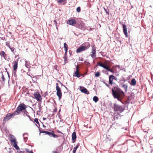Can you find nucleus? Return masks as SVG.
I'll use <instances>...</instances> for the list:
<instances>
[{"label":"nucleus","instance_id":"obj_1","mask_svg":"<svg viewBox=\"0 0 153 153\" xmlns=\"http://www.w3.org/2000/svg\"><path fill=\"white\" fill-rule=\"evenodd\" d=\"M112 94L115 98L121 101L122 99L124 96V92L119 88L114 87L111 89Z\"/></svg>","mask_w":153,"mask_h":153},{"label":"nucleus","instance_id":"obj_2","mask_svg":"<svg viewBox=\"0 0 153 153\" xmlns=\"http://www.w3.org/2000/svg\"><path fill=\"white\" fill-rule=\"evenodd\" d=\"M27 106L24 103H20L16 108L15 112L17 114H20L21 113H24L25 115H27L28 113L27 111Z\"/></svg>","mask_w":153,"mask_h":153},{"label":"nucleus","instance_id":"obj_3","mask_svg":"<svg viewBox=\"0 0 153 153\" xmlns=\"http://www.w3.org/2000/svg\"><path fill=\"white\" fill-rule=\"evenodd\" d=\"M114 110L115 111L117 112L122 113L124 110V109L120 105L114 104Z\"/></svg>","mask_w":153,"mask_h":153},{"label":"nucleus","instance_id":"obj_4","mask_svg":"<svg viewBox=\"0 0 153 153\" xmlns=\"http://www.w3.org/2000/svg\"><path fill=\"white\" fill-rule=\"evenodd\" d=\"M56 89L57 91L56 95L58 96L59 100H60L62 97V93L61 92V89L58 85L57 83H56Z\"/></svg>","mask_w":153,"mask_h":153},{"label":"nucleus","instance_id":"obj_5","mask_svg":"<svg viewBox=\"0 0 153 153\" xmlns=\"http://www.w3.org/2000/svg\"><path fill=\"white\" fill-rule=\"evenodd\" d=\"M76 68V71L75 72H74L73 76H76L77 78H79L80 77L81 75L79 73V66L78 65H77Z\"/></svg>","mask_w":153,"mask_h":153},{"label":"nucleus","instance_id":"obj_6","mask_svg":"<svg viewBox=\"0 0 153 153\" xmlns=\"http://www.w3.org/2000/svg\"><path fill=\"white\" fill-rule=\"evenodd\" d=\"M46 134L48 135L50 137H52L54 138H58L59 137L58 135L55 134L53 131H52L51 132L47 131Z\"/></svg>","mask_w":153,"mask_h":153},{"label":"nucleus","instance_id":"obj_7","mask_svg":"<svg viewBox=\"0 0 153 153\" xmlns=\"http://www.w3.org/2000/svg\"><path fill=\"white\" fill-rule=\"evenodd\" d=\"M96 48L94 46L92 47V49L91 52V54H90L92 58H94L96 56Z\"/></svg>","mask_w":153,"mask_h":153},{"label":"nucleus","instance_id":"obj_8","mask_svg":"<svg viewBox=\"0 0 153 153\" xmlns=\"http://www.w3.org/2000/svg\"><path fill=\"white\" fill-rule=\"evenodd\" d=\"M80 91L82 93L88 94H89V92L88 91L87 89L83 87H80Z\"/></svg>","mask_w":153,"mask_h":153},{"label":"nucleus","instance_id":"obj_9","mask_svg":"<svg viewBox=\"0 0 153 153\" xmlns=\"http://www.w3.org/2000/svg\"><path fill=\"white\" fill-rule=\"evenodd\" d=\"M85 50H86L84 46H81L77 49L76 52L77 53H79L82 51H85Z\"/></svg>","mask_w":153,"mask_h":153},{"label":"nucleus","instance_id":"obj_10","mask_svg":"<svg viewBox=\"0 0 153 153\" xmlns=\"http://www.w3.org/2000/svg\"><path fill=\"white\" fill-rule=\"evenodd\" d=\"M76 23V21L74 19H71L68 20L67 22V24L69 25H73Z\"/></svg>","mask_w":153,"mask_h":153},{"label":"nucleus","instance_id":"obj_11","mask_svg":"<svg viewBox=\"0 0 153 153\" xmlns=\"http://www.w3.org/2000/svg\"><path fill=\"white\" fill-rule=\"evenodd\" d=\"M14 65H13V71H14V73H16V69L18 67V61H15L13 62Z\"/></svg>","mask_w":153,"mask_h":153},{"label":"nucleus","instance_id":"obj_12","mask_svg":"<svg viewBox=\"0 0 153 153\" xmlns=\"http://www.w3.org/2000/svg\"><path fill=\"white\" fill-rule=\"evenodd\" d=\"M123 32L126 37L128 36L127 31V30L126 26L125 24H123Z\"/></svg>","mask_w":153,"mask_h":153},{"label":"nucleus","instance_id":"obj_13","mask_svg":"<svg viewBox=\"0 0 153 153\" xmlns=\"http://www.w3.org/2000/svg\"><path fill=\"white\" fill-rule=\"evenodd\" d=\"M13 146L17 150L19 149V146L17 145V142L16 141V140L11 142Z\"/></svg>","mask_w":153,"mask_h":153},{"label":"nucleus","instance_id":"obj_14","mask_svg":"<svg viewBox=\"0 0 153 153\" xmlns=\"http://www.w3.org/2000/svg\"><path fill=\"white\" fill-rule=\"evenodd\" d=\"M113 79H116L115 77L113 75H111L109 76V83L110 84H112L113 83Z\"/></svg>","mask_w":153,"mask_h":153},{"label":"nucleus","instance_id":"obj_15","mask_svg":"<svg viewBox=\"0 0 153 153\" xmlns=\"http://www.w3.org/2000/svg\"><path fill=\"white\" fill-rule=\"evenodd\" d=\"M76 133L74 131L72 134V140L74 141L73 143H74L76 140Z\"/></svg>","mask_w":153,"mask_h":153},{"label":"nucleus","instance_id":"obj_16","mask_svg":"<svg viewBox=\"0 0 153 153\" xmlns=\"http://www.w3.org/2000/svg\"><path fill=\"white\" fill-rule=\"evenodd\" d=\"M34 97L38 101H39L40 100V98L41 97L40 94L38 93H36L34 94Z\"/></svg>","mask_w":153,"mask_h":153},{"label":"nucleus","instance_id":"obj_17","mask_svg":"<svg viewBox=\"0 0 153 153\" xmlns=\"http://www.w3.org/2000/svg\"><path fill=\"white\" fill-rule=\"evenodd\" d=\"M12 116L13 115H6V116L4 118V121L5 122L7 121L12 117Z\"/></svg>","mask_w":153,"mask_h":153},{"label":"nucleus","instance_id":"obj_18","mask_svg":"<svg viewBox=\"0 0 153 153\" xmlns=\"http://www.w3.org/2000/svg\"><path fill=\"white\" fill-rule=\"evenodd\" d=\"M83 46L85 48L86 50H87L90 47V45L88 42H86L85 43L84 45Z\"/></svg>","mask_w":153,"mask_h":153},{"label":"nucleus","instance_id":"obj_19","mask_svg":"<svg viewBox=\"0 0 153 153\" xmlns=\"http://www.w3.org/2000/svg\"><path fill=\"white\" fill-rule=\"evenodd\" d=\"M79 144L78 143L77 144L74 148L73 151V153H75L77 149L79 147Z\"/></svg>","mask_w":153,"mask_h":153},{"label":"nucleus","instance_id":"obj_20","mask_svg":"<svg viewBox=\"0 0 153 153\" xmlns=\"http://www.w3.org/2000/svg\"><path fill=\"white\" fill-rule=\"evenodd\" d=\"M122 87L124 90L125 92L127 91L128 86L125 84H123L122 85Z\"/></svg>","mask_w":153,"mask_h":153},{"label":"nucleus","instance_id":"obj_21","mask_svg":"<svg viewBox=\"0 0 153 153\" xmlns=\"http://www.w3.org/2000/svg\"><path fill=\"white\" fill-rule=\"evenodd\" d=\"M10 141L11 142H12V141L16 140L14 136L11 134H10Z\"/></svg>","mask_w":153,"mask_h":153},{"label":"nucleus","instance_id":"obj_22","mask_svg":"<svg viewBox=\"0 0 153 153\" xmlns=\"http://www.w3.org/2000/svg\"><path fill=\"white\" fill-rule=\"evenodd\" d=\"M25 67L28 68H30V63L27 61H25Z\"/></svg>","mask_w":153,"mask_h":153},{"label":"nucleus","instance_id":"obj_23","mask_svg":"<svg viewBox=\"0 0 153 153\" xmlns=\"http://www.w3.org/2000/svg\"><path fill=\"white\" fill-rule=\"evenodd\" d=\"M97 65L100 67H102L103 68H104L105 65L102 64L101 62H97Z\"/></svg>","mask_w":153,"mask_h":153},{"label":"nucleus","instance_id":"obj_24","mask_svg":"<svg viewBox=\"0 0 153 153\" xmlns=\"http://www.w3.org/2000/svg\"><path fill=\"white\" fill-rule=\"evenodd\" d=\"M1 55H2V56H3V57L5 58V56H6V55L5 53V52L3 51H1V53H0Z\"/></svg>","mask_w":153,"mask_h":153},{"label":"nucleus","instance_id":"obj_25","mask_svg":"<svg viewBox=\"0 0 153 153\" xmlns=\"http://www.w3.org/2000/svg\"><path fill=\"white\" fill-rule=\"evenodd\" d=\"M93 100L95 102H97L98 100V98L97 97L95 96L93 98Z\"/></svg>","mask_w":153,"mask_h":153},{"label":"nucleus","instance_id":"obj_26","mask_svg":"<svg viewBox=\"0 0 153 153\" xmlns=\"http://www.w3.org/2000/svg\"><path fill=\"white\" fill-rule=\"evenodd\" d=\"M58 3H61L62 2H66L67 0H55Z\"/></svg>","mask_w":153,"mask_h":153},{"label":"nucleus","instance_id":"obj_27","mask_svg":"<svg viewBox=\"0 0 153 153\" xmlns=\"http://www.w3.org/2000/svg\"><path fill=\"white\" fill-rule=\"evenodd\" d=\"M64 47L65 49L68 50V46L66 43H65L64 44Z\"/></svg>","mask_w":153,"mask_h":153},{"label":"nucleus","instance_id":"obj_28","mask_svg":"<svg viewBox=\"0 0 153 153\" xmlns=\"http://www.w3.org/2000/svg\"><path fill=\"white\" fill-rule=\"evenodd\" d=\"M104 10L105 11L107 14L109 15V9L107 8V9H105V7H103Z\"/></svg>","mask_w":153,"mask_h":153},{"label":"nucleus","instance_id":"obj_29","mask_svg":"<svg viewBox=\"0 0 153 153\" xmlns=\"http://www.w3.org/2000/svg\"><path fill=\"white\" fill-rule=\"evenodd\" d=\"M63 58L64 59V62H65V63L64 64V65H65V64L67 63V57H66V56H64L63 57Z\"/></svg>","mask_w":153,"mask_h":153},{"label":"nucleus","instance_id":"obj_30","mask_svg":"<svg viewBox=\"0 0 153 153\" xmlns=\"http://www.w3.org/2000/svg\"><path fill=\"white\" fill-rule=\"evenodd\" d=\"M103 68L107 70L108 71H109V70L110 69L108 66H107L106 65H105Z\"/></svg>","mask_w":153,"mask_h":153},{"label":"nucleus","instance_id":"obj_31","mask_svg":"<svg viewBox=\"0 0 153 153\" xmlns=\"http://www.w3.org/2000/svg\"><path fill=\"white\" fill-rule=\"evenodd\" d=\"M53 22L54 23V24L56 26V28L57 29H58V27H57V22L56 21V20H54V21H53Z\"/></svg>","mask_w":153,"mask_h":153},{"label":"nucleus","instance_id":"obj_32","mask_svg":"<svg viewBox=\"0 0 153 153\" xmlns=\"http://www.w3.org/2000/svg\"><path fill=\"white\" fill-rule=\"evenodd\" d=\"M100 75V73L99 72H97L95 73V76L96 77H98Z\"/></svg>","mask_w":153,"mask_h":153},{"label":"nucleus","instance_id":"obj_33","mask_svg":"<svg viewBox=\"0 0 153 153\" xmlns=\"http://www.w3.org/2000/svg\"><path fill=\"white\" fill-rule=\"evenodd\" d=\"M76 10L77 12H79L81 10L80 7H77L76 8Z\"/></svg>","mask_w":153,"mask_h":153},{"label":"nucleus","instance_id":"obj_34","mask_svg":"<svg viewBox=\"0 0 153 153\" xmlns=\"http://www.w3.org/2000/svg\"><path fill=\"white\" fill-rule=\"evenodd\" d=\"M1 74H2V75H1V79L3 81H4L5 80V78L2 72H1Z\"/></svg>","mask_w":153,"mask_h":153},{"label":"nucleus","instance_id":"obj_35","mask_svg":"<svg viewBox=\"0 0 153 153\" xmlns=\"http://www.w3.org/2000/svg\"><path fill=\"white\" fill-rule=\"evenodd\" d=\"M34 122H35L37 124H39V123L38 121V120L37 118H35L34 120Z\"/></svg>","mask_w":153,"mask_h":153},{"label":"nucleus","instance_id":"obj_36","mask_svg":"<svg viewBox=\"0 0 153 153\" xmlns=\"http://www.w3.org/2000/svg\"><path fill=\"white\" fill-rule=\"evenodd\" d=\"M131 85H134V79H133L131 81Z\"/></svg>","mask_w":153,"mask_h":153},{"label":"nucleus","instance_id":"obj_37","mask_svg":"<svg viewBox=\"0 0 153 153\" xmlns=\"http://www.w3.org/2000/svg\"><path fill=\"white\" fill-rule=\"evenodd\" d=\"M11 50V51L13 52V51H14V50H15V48H13H13H10Z\"/></svg>","mask_w":153,"mask_h":153},{"label":"nucleus","instance_id":"obj_38","mask_svg":"<svg viewBox=\"0 0 153 153\" xmlns=\"http://www.w3.org/2000/svg\"><path fill=\"white\" fill-rule=\"evenodd\" d=\"M84 63L85 65H90V63L88 62H87V61H85Z\"/></svg>","mask_w":153,"mask_h":153},{"label":"nucleus","instance_id":"obj_39","mask_svg":"<svg viewBox=\"0 0 153 153\" xmlns=\"http://www.w3.org/2000/svg\"><path fill=\"white\" fill-rule=\"evenodd\" d=\"M68 50L65 49V56H66V55H67V53Z\"/></svg>","mask_w":153,"mask_h":153},{"label":"nucleus","instance_id":"obj_40","mask_svg":"<svg viewBox=\"0 0 153 153\" xmlns=\"http://www.w3.org/2000/svg\"><path fill=\"white\" fill-rule=\"evenodd\" d=\"M110 71V72H112V73H114V71H113V70L112 69H110L109 70V71Z\"/></svg>","mask_w":153,"mask_h":153},{"label":"nucleus","instance_id":"obj_41","mask_svg":"<svg viewBox=\"0 0 153 153\" xmlns=\"http://www.w3.org/2000/svg\"><path fill=\"white\" fill-rule=\"evenodd\" d=\"M52 153H59L57 151H53L52 152Z\"/></svg>","mask_w":153,"mask_h":153},{"label":"nucleus","instance_id":"obj_42","mask_svg":"<svg viewBox=\"0 0 153 153\" xmlns=\"http://www.w3.org/2000/svg\"><path fill=\"white\" fill-rule=\"evenodd\" d=\"M6 45H7L10 48H11L8 44H6Z\"/></svg>","mask_w":153,"mask_h":153},{"label":"nucleus","instance_id":"obj_43","mask_svg":"<svg viewBox=\"0 0 153 153\" xmlns=\"http://www.w3.org/2000/svg\"><path fill=\"white\" fill-rule=\"evenodd\" d=\"M5 70H6V72H7V74H8V77H10V76H9V73L7 71V69H6V68H5Z\"/></svg>","mask_w":153,"mask_h":153},{"label":"nucleus","instance_id":"obj_44","mask_svg":"<svg viewBox=\"0 0 153 153\" xmlns=\"http://www.w3.org/2000/svg\"><path fill=\"white\" fill-rule=\"evenodd\" d=\"M46 132H47V131H42L41 132H42V133H46Z\"/></svg>","mask_w":153,"mask_h":153},{"label":"nucleus","instance_id":"obj_45","mask_svg":"<svg viewBox=\"0 0 153 153\" xmlns=\"http://www.w3.org/2000/svg\"><path fill=\"white\" fill-rule=\"evenodd\" d=\"M116 67L120 68V66L119 65H117L116 66Z\"/></svg>","mask_w":153,"mask_h":153},{"label":"nucleus","instance_id":"obj_46","mask_svg":"<svg viewBox=\"0 0 153 153\" xmlns=\"http://www.w3.org/2000/svg\"><path fill=\"white\" fill-rule=\"evenodd\" d=\"M57 109H56V108H55V109H54V111H54V112H56V111H57Z\"/></svg>","mask_w":153,"mask_h":153},{"label":"nucleus","instance_id":"obj_47","mask_svg":"<svg viewBox=\"0 0 153 153\" xmlns=\"http://www.w3.org/2000/svg\"><path fill=\"white\" fill-rule=\"evenodd\" d=\"M61 86H64V87H65L66 89L67 88L66 87H65L64 85H63L62 83H61Z\"/></svg>","mask_w":153,"mask_h":153},{"label":"nucleus","instance_id":"obj_48","mask_svg":"<svg viewBox=\"0 0 153 153\" xmlns=\"http://www.w3.org/2000/svg\"><path fill=\"white\" fill-rule=\"evenodd\" d=\"M29 153H33L32 151H27Z\"/></svg>","mask_w":153,"mask_h":153},{"label":"nucleus","instance_id":"obj_49","mask_svg":"<svg viewBox=\"0 0 153 153\" xmlns=\"http://www.w3.org/2000/svg\"><path fill=\"white\" fill-rule=\"evenodd\" d=\"M45 95H48V92L47 91H46V92H45Z\"/></svg>","mask_w":153,"mask_h":153},{"label":"nucleus","instance_id":"obj_50","mask_svg":"<svg viewBox=\"0 0 153 153\" xmlns=\"http://www.w3.org/2000/svg\"><path fill=\"white\" fill-rule=\"evenodd\" d=\"M7 115H14V114H13V113L11 114H10V113H9V114H7ZM14 115H15V114H14Z\"/></svg>","mask_w":153,"mask_h":153},{"label":"nucleus","instance_id":"obj_51","mask_svg":"<svg viewBox=\"0 0 153 153\" xmlns=\"http://www.w3.org/2000/svg\"><path fill=\"white\" fill-rule=\"evenodd\" d=\"M79 28L81 29H82L84 28V27H83L82 25V27H79Z\"/></svg>","mask_w":153,"mask_h":153},{"label":"nucleus","instance_id":"obj_52","mask_svg":"<svg viewBox=\"0 0 153 153\" xmlns=\"http://www.w3.org/2000/svg\"><path fill=\"white\" fill-rule=\"evenodd\" d=\"M83 59L82 58L81 59L79 60L82 61H83Z\"/></svg>","mask_w":153,"mask_h":153},{"label":"nucleus","instance_id":"obj_53","mask_svg":"<svg viewBox=\"0 0 153 153\" xmlns=\"http://www.w3.org/2000/svg\"><path fill=\"white\" fill-rule=\"evenodd\" d=\"M57 132L59 133H61V134H62L61 131H58Z\"/></svg>","mask_w":153,"mask_h":153},{"label":"nucleus","instance_id":"obj_54","mask_svg":"<svg viewBox=\"0 0 153 153\" xmlns=\"http://www.w3.org/2000/svg\"><path fill=\"white\" fill-rule=\"evenodd\" d=\"M106 85L108 87H109V86H110V85L109 84H106Z\"/></svg>","mask_w":153,"mask_h":153},{"label":"nucleus","instance_id":"obj_55","mask_svg":"<svg viewBox=\"0 0 153 153\" xmlns=\"http://www.w3.org/2000/svg\"><path fill=\"white\" fill-rule=\"evenodd\" d=\"M136 84V81L135 79H134V85H135Z\"/></svg>","mask_w":153,"mask_h":153},{"label":"nucleus","instance_id":"obj_56","mask_svg":"<svg viewBox=\"0 0 153 153\" xmlns=\"http://www.w3.org/2000/svg\"><path fill=\"white\" fill-rule=\"evenodd\" d=\"M58 116H59V118H60V119H61V117H61V115H58Z\"/></svg>","mask_w":153,"mask_h":153},{"label":"nucleus","instance_id":"obj_57","mask_svg":"<svg viewBox=\"0 0 153 153\" xmlns=\"http://www.w3.org/2000/svg\"><path fill=\"white\" fill-rule=\"evenodd\" d=\"M43 120H45L46 119V118H43Z\"/></svg>","mask_w":153,"mask_h":153},{"label":"nucleus","instance_id":"obj_58","mask_svg":"<svg viewBox=\"0 0 153 153\" xmlns=\"http://www.w3.org/2000/svg\"><path fill=\"white\" fill-rule=\"evenodd\" d=\"M138 103L140 104V102L139 101H138L137 102V103Z\"/></svg>","mask_w":153,"mask_h":153},{"label":"nucleus","instance_id":"obj_59","mask_svg":"<svg viewBox=\"0 0 153 153\" xmlns=\"http://www.w3.org/2000/svg\"><path fill=\"white\" fill-rule=\"evenodd\" d=\"M60 109L59 110L58 114H59V113L60 112Z\"/></svg>","mask_w":153,"mask_h":153},{"label":"nucleus","instance_id":"obj_60","mask_svg":"<svg viewBox=\"0 0 153 153\" xmlns=\"http://www.w3.org/2000/svg\"><path fill=\"white\" fill-rule=\"evenodd\" d=\"M28 117L30 118V117L29 116V115H28Z\"/></svg>","mask_w":153,"mask_h":153},{"label":"nucleus","instance_id":"obj_61","mask_svg":"<svg viewBox=\"0 0 153 153\" xmlns=\"http://www.w3.org/2000/svg\"><path fill=\"white\" fill-rule=\"evenodd\" d=\"M70 51H71V50H69V52H70Z\"/></svg>","mask_w":153,"mask_h":153},{"label":"nucleus","instance_id":"obj_62","mask_svg":"<svg viewBox=\"0 0 153 153\" xmlns=\"http://www.w3.org/2000/svg\"><path fill=\"white\" fill-rule=\"evenodd\" d=\"M1 97L0 96V100H1Z\"/></svg>","mask_w":153,"mask_h":153},{"label":"nucleus","instance_id":"obj_63","mask_svg":"<svg viewBox=\"0 0 153 153\" xmlns=\"http://www.w3.org/2000/svg\"><path fill=\"white\" fill-rule=\"evenodd\" d=\"M9 153H10V152Z\"/></svg>","mask_w":153,"mask_h":153}]
</instances>
